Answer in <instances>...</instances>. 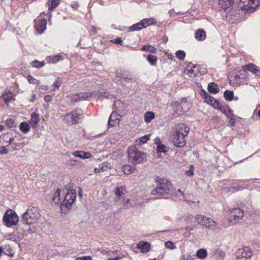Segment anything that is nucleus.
<instances>
[{"mask_svg": "<svg viewBox=\"0 0 260 260\" xmlns=\"http://www.w3.org/2000/svg\"><path fill=\"white\" fill-rule=\"evenodd\" d=\"M60 189L59 188L57 189L56 192L54 193L53 195V197L52 198V201L55 204H57L60 201Z\"/></svg>", "mask_w": 260, "mask_h": 260, "instance_id": "c85d7f7f", "label": "nucleus"}, {"mask_svg": "<svg viewBox=\"0 0 260 260\" xmlns=\"http://www.w3.org/2000/svg\"><path fill=\"white\" fill-rule=\"evenodd\" d=\"M193 169L194 167L193 166H190L189 168V170L186 172V174L187 175L189 176H191L193 175Z\"/></svg>", "mask_w": 260, "mask_h": 260, "instance_id": "09e8293b", "label": "nucleus"}, {"mask_svg": "<svg viewBox=\"0 0 260 260\" xmlns=\"http://www.w3.org/2000/svg\"><path fill=\"white\" fill-rule=\"evenodd\" d=\"M234 93L230 90H226L224 92V97L227 101H232L233 99Z\"/></svg>", "mask_w": 260, "mask_h": 260, "instance_id": "f704fd0d", "label": "nucleus"}, {"mask_svg": "<svg viewBox=\"0 0 260 260\" xmlns=\"http://www.w3.org/2000/svg\"><path fill=\"white\" fill-rule=\"evenodd\" d=\"M3 220L8 227H10L17 223L19 218L14 211L8 209L6 211L4 215Z\"/></svg>", "mask_w": 260, "mask_h": 260, "instance_id": "39448f33", "label": "nucleus"}, {"mask_svg": "<svg viewBox=\"0 0 260 260\" xmlns=\"http://www.w3.org/2000/svg\"><path fill=\"white\" fill-rule=\"evenodd\" d=\"M100 169V171L102 172L106 171L108 170V168H109L106 163L103 164L102 165L99 166Z\"/></svg>", "mask_w": 260, "mask_h": 260, "instance_id": "a18cd8bd", "label": "nucleus"}, {"mask_svg": "<svg viewBox=\"0 0 260 260\" xmlns=\"http://www.w3.org/2000/svg\"><path fill=\"white\" fill-rule=\"evenodd\" d=\"M70 161H71V164L73 165H79L81 164V162H79V161H78L77 160H75V159H74V160H70Z\"/></svg>", "mask_w": 260, "mask_h": 260, "instance_id": "bf43d9fd", "label": "nucleus"}, {"mask_svg": "<svg viewBox=\"0 0 260 260\" xmlns=\"http://www.w3.org/2000/svg\"><path fill=\"white\" fill-rule=\"evenodd\" d=\"M45 63L43 61L40 62L38 60H35L32 62V66L36 68H39L44 66Z\"/></svg>", "mask_w": 260, "mask_h": 260, "instance_id": "79ce46f5", "label": "nucleus"}, {"mask_svg": "<svg viewBox=\"0 0 260 260\" xmlns=\"http://www.w3.org/2000/svg\"><path fill=\"white\" fill-rule=\"evenodd\" d=\"M215 254L218 256L220 257L221 258H223L224 257L225 255V253L224 252L222 251L219 249H217L215 251Z\"/></svg>", "mask_w": 260, "mask_h": 260, "instance_id": "ea45409f", "label": "nucleus"}, {"mask_svg": "<svg viewBox=\"0 0 260 260\" xmlns=\"http://www.w3.org/2000/svg\"><path fill=\"white\" fill-rule=\"evenodd\" d=\"M240 5L243 4L240 7L244 10H248L249 8L255 9L260 5V0H240Z\"/></svg>", "mask_w": 260, "mask_h": 260, "instance_id": "6e6552de", "label": "nucleus"}, {"mask_svg": "<svg viewBox=\"0 0 260 260\" xmlns=\"http://www.w3.org/2000/svg\"><path fill=\"white\" fill-rule=\"evenodd\" d=\"M73 155L81 158H88L91 156V154L89 152H86L83 151H75L73 153Z\"/></svg>", "mask_w": 260, "mask_h": 260, "instance_id": "aec40b11", "label": "nucleus"}, {"mask_svg": "<svg viewBox=\"0 0 260 260\" xmlns=\"http://www.w3.org/2000/svg\"><path fill=\"white\" fill-rule=\"evenodd\" d=\"M76 198V191L75 189H71L70 192L66 193L64 200L60 205L62 212L66 213L70 209Z\"/></svg>", "mask_w": 260, "mask_h": 260, "instance_id": "20e7f679", "label": "nucleus"}, {"mask_svg": "<svg viewBox=\"0 0 260 260\" xmlns=\"http://www.w3.org/2000/svg\"><path fill=\"white\" fill-rule=\"evenodd\" d=\"M78 194L80 198L82 197V188L80 187H78Z\"/></svg>", "mask_w": 260, "mask_h": 260, "instance_id": "338daca9", "label": "nucleus"}, {"mask_svg": "<svg viewBox=\"0 0 260 260\" xmlns=\"http://www.w3.org/2000/svg\"><path fill=\"white\" fill-rule=\"evenodd\" d=\"M39 121L40 118L39 117L38 114L36 112L32 113L31 115V119L29 121V124L32 127L35 128L36 127Z\"/></svg>", "mask_w": 260, "mask_h": 260, "instance_id": "2eb2a0df", "label": "nucleus"}, {"mask_svg": "<svg viewBox=\"0 0 260 260\" xmlns=\"http://www.w3.org/2000/svg\"><path fill=\"white\" fill-rule=\"evenodd\" d=\"M10 136H11V135L9 133L4 134L0 137V143L2 144V145H5L6 146L8 143V140Z\"/></svg>", "mask_w": 260, "mask_h": 260, "instance_id": "b1692460", "label": "nucleus"}, {"mask_svg": "<svg viewBox=\"0 0 260 260\" xmlns=\"http://www.w3.org/2000/svg\"><path fill=\"white\" fill-rule=\"evenodd\" d=\"M201 95L205 100L206 97L209 96V94L204 89L201 90Z\"/></svg>", "mask_w": 260, "mask_h": 260, "instance_id": "8fccbe9b", "label": "nucleus"}, {"mask_svg": "<svg viewBox=\"0 0 260 260\" xmlns=\"http://www.w3.org/2000/svg\"><path fill=\"white\" fill-rule=\"evenodd\" d=\"M122 258V257L117 256L115 258H109L108 260H120Z\"/></svg>", "mask_w": 260, "mask_h": 260, "instance_id": "774afa93", "label": "nucleus"}, {"mask_svg": "<svg viewBox=\"0 0 260 260\" xmlns=\"http://www.w3.org/2000/svg\"><path fill=\"white\" fill-rule=\"evenodd\" d=\"M59 3V0H53L51 2V5L49 4V3H47L46 5L49 6V11L51 12L54 8L58 5Z\"/></svg>", "mask_w": 260, "mask_h": 260, "instance_id": "72a5a7b5", "label": "nucleus"}, {"mask_svg": "<svg viewBox=\"0 0 260 260\" xmlns=\"http://www.w3.org/2000/svg\"><path fill=\"white\" fill-rule=\"evenodd\" d=\"M228 108L229 109V113H230L231 115V119H230L229 123L232 126H233L235 124L234 115L232 113V110L229 107H228Z\"/></svg>", "mask_w": 260, "mask_h": 260, "instance_id": "58836bf2", "label": "nucleus"}, {"mask_svg": "<svg viewBox=\"0 0 260 260\" xmlns=\"http://www.w3.org/2000/svg\"><path fill=\"white\" fill-rule=\"evenodd\" d=\"M115 44H121V42H122V40L120 38H117L114 42Z\"/></svg>", "mask_w": 260, "mask_h": 260, "instance_id": "0e129e2a", "label": "nucleus"}, {"mask_svg": "<svg viewBox=\"0 0 260 260\" xmlns=\"http://www.w3.org/2000/svg\"><path fill=\"white\" fill-rule=\"evenodd\" d=\"M27 81L29 83L31 84H39V81L36 80V79L34 78L32 76L30 75H29L27 76Z\"/></svg>", "mask_w": 260, "mask_h": 260, "instance_id": "a19ab883", "label": "nucleus"}, {"mask_svg": "<svg viewBox=\"0 0 260 260\" xmlns=\"http://www.w3.org/2000/svg\"><path fill=\"white\" fill-rule=\"evenodd\" d=\"M51 100H52V97H51V96H50L49 95H47L44 97V100L46 102H50L51 101Z\"/></svg>", "mask_w": 260, "mask_h": 260, "instance_id": "680f3d73", "label": "nucleus"}, {"mask_svg": "<svg viewBox=\"0 0 260 260\" xmlns=\"http://www.w3.org/2000/svg\"><path fill=\"white\" fill-rule=\"evenodd\" d=\"M12 98V93L11 92L3 94L1 96V99L5 102L6 103L9 102Z\"/></svg>", "mask_w": 260, "mask_h": 260, "instance_id": "e433bc0d", "label": "nucleus"}, {"mask_svg": "<svg viewBox=\"0 0 260 260\" xmlns=\"http://www.w3.org/2000/svg\"><path fill=\"white\" fill-rule=\"evenodd\" d=\"M6 124L9 128L16 127L17 123L13 118H9L6 121Z\"/></svg>", "mask_w": 260, "mask_h": 260, "instance_id": "c756f323", "label": "nucleus"}, {"mask_svg": "<svg viewBox=\"0 0 260 260\" xmlns=\"http://www.w3.org/2000/svg\"><path fill=\"white\" fill-rule=\"evenodd\" d=\"M214 108L219 109L221 112H222L224 114L226 113V108L225 107H223L220 104L219 102V105H218L217 106H215Z\"/></svg>", "mask_w": 260, "mask_h": 260, "instance_id": "37998d69", "label": "nucleus"}, {"mask_svg": "<svg viewBox=\"0 0 260 260\" xmlns=\"http://www.w3.org/2000/svg\"><path fill=\"white\" fill-rule=\"evenodd\" d=\"M155 141H156V144H157V150L158 152H166L167 151V147L166 146L162 144L160 142L158 143V144H157V139H155Z\"/></svg>", "mask_w": 260, "mask_h": 260, "instance_id": "473e14b6", "label": "nucleus"}, {"mask_svg": "<svg viewBox=\"0 0 260 260\" xmlns=\"http://www.w3.org/2000/svg\"><path fill=\"white\" fill-rule=\"evenodd\" d=\"M92 94L91 92H82L79 94L74 95L72 99V101L74 102H77L80 100H86L92 96Z\"/></svg>", "mask_w": 260, "mask_h": 260, "instance_id": "f8f14e48", "label": "nucleus"}, {"mask_svg": "<svg viewBox=\"0 0 260 260\" xmlns=\"http://www.w3.org/2000/svg\"><path fill=\"white\" fill-rule=\"evenodd\" d=\"M208 89L209 92L211 93H217L219 91V89L218 88V85L213 82L209 83Z\"/></svg>", "mask_w": 260, "mask_h": 260, "instance_id": "412c9836", "label": "nucleus"}, {"mask_svg": "<svg viewBox=\"0 0 260 260\" xmlns=\"http://www.w3.org/2000/svg\"><path fill=\"white\" fill-rule=\"evenodd\" d=\"M7 146H3L2 147V150H0V153H2V154H6L8 152V150L6 149V147Z\"/></svg>", "mask_w": 260, "mask_h": 260, "instance_id": "13d9d810", "label": "nucleus"}, {"mask_svg": "<svg viewBox=\"0 0 260 260\" xmlns=\"http://www.w3.org/2000/svg\"><path fill=\"white\" fill-rule=\"evenodd\" d=\"M149 25L154 24L155 22V20L153 18L148 19Z\"/></svg>", "mask_w": 260, "mask_h": 260, "instance_id": "e2e57ef3", "label": "nucleus"}, {"mask_svg": "<svg viewBox=\"0 0 260 260\" xmlns=\"http://www.w3.org/2000/svg\"><path fill=\"white\" fill-rule=\"evenodd\" d=\"M133 80V78L123 77L122 80L121 81V83L123 84H125L126 83H131Z\"/></svg>", "mask_w": 260, "mask_h": 260, "instance_id": "c03bdc74", "label": "nucleus"}, {"mask_svg": "<svg viewBox=\"0 0 260 260\" xmlns=\"http://www.w3.org/2000/svg\"><path fill=\"white\" fill-rule=\"evenodd\" d=\"M61 84V81L59 79V78H57L54 83V85L56 87H59Z\"/></svg>", "mask_w": 260, "mask_h": 260, "instance_id": "864d4df0", "label": "nucleus"}, {"mask_svg": "<svg viewBox=\"0 0 260 260\" xmlns=\"http://www.w3.org/2000/svg\"><path fill=\"white\" fill-rule=\"evenodd\" d=\"M137 247L141 249L142 252L146 253L150 250V244L148 242H140Z\"/></svg>", "mask_w": 260, "mask_h": 260, "instance_id": "a211bd4d", "label": "nucleus"}, {"mask_svg": "<svg viewBox=\"0 0 260 260\" xmlns=\"http://www.w3.org/2000/svg\"><path fill=\"white\" fill-rule=\"evenodd\" d=\"M14 140V138L12 137V136H10L8 140V143L7 145H6V146H9L11 144H12Z\"/></svg>", "mask_w": 260, "mask_h": 260, "instance_id": "4d7b16f0", "label": "nucleus"}, {"mask_svg": "<svg viewBox=\"0 0 260 260\" xmlns=\"http://www.w3.org/2000/svg\"><path fill=\"white\" fill-rule=\"evenodd\" d=\"M76 260H92V258L90 256L78 257Z\"/></svg>", "mask_w": 260, "mask_h": 260, "instance_id": "603ef678", "label": "nucleus"}, {"mask_svg": "<svg viewBox=\"0 0 260 260\" xmlns=\"http://www.w3.org/2000/svg\"><path fill=\"white\" fill-rule=\"evenodd\" d=\"M35 27L39 34H42L46 28L47 21L44 19L42 15H40L35 20Z\"/></svg>", "mask_w": 260, "mask_h": 260, "instance_id": "1a4fd4ad", "label": "nucleus"}, {"mask_svg": "<svg viewBox=\"0 0 260 260\" xmlns=\"http://www.w3.org/2000/svg\"><path fill=\"white\" fill-rule=\"evenodd\" d=\"M82 113H79L77 110L74 111L72 113L68 114L67 116L70 117L72 124H75L78 123V120L81 118Z\"/></svg>", "mask_w": 260, "mask_h": 260, "instance_id": "ddd939ff", "label": "nucleus"}, {"mask_svg": "<svg viewBox=\"0 0 260 260\" xmlns=\"http://www.w3.org/2000/svg\"><path fill=\"white\" fill-rule=\"evenodd\" d=\"M196 219L199 224L205 226L208 229L215 230V227L217 225L216 221L210 218H208L202 215H197L195 217Z\"/></svg>", "mask_w": 260, "mask_h": 260, "instance_id": "423d86ee", "label": "nucleus"}, {"mask_svg": "<svg viewBox=\"0 0 260 260\" xmlns=\"http://www.w3.org/2000/svg\"><path fill=\"white\" fill-rule=\"evenodd\" d=\"M148 140H149V136L145 135L143 137H141L140 142L143 144H144V143H146Z\"/></svg>", "mask_w": 260, "mask_h": 260, "instance_id": "de8ad7c7", "label": "nucleus"}, {"mask_svg": "<svg viewBox=\"0 0 260 260\" xmlns=\"http://www.w3.org/2000/svg\"><path fill=\"white\" fill-rule=\"evenodd\" d=\"M116 116V113L113 112L110 116L109 117L108 120V125L110 126H114L116 124H117L118 121L117 119L115 118V116Z\"/></svg>", "mask_w": 260, "mask_h": 260, "instance_id": "5701e85b", "label": "nucleus"}, {"mask_svg": "<svg viewBox=\"0 0 260 260\" xmlns=\"http://www.w3.org/2000/svg\"><path fill=\"white\" fill-rule=\"evenodd\" d=\"M147 60L149 62V63L152 65L155 66L156 64L157 61V57L156 56L154 55H152L151 54H149L147 56Z\"/></svg>", "mask_w": 260, "mask_h": 260, "instance_id": "c9c22d12", "label": "nucleus"}, {"mask_svg": "<svg viewBox=\"0 0 260 260\" xmlns=\"http://www.w3.org/2000/svg\"><path fill=\"white\" fill-rule=\"evenodd\" d=\"M195 38L198 41H203L206 38V32L203 29H199L195 33Z\"/></svg>", "mask_w": 260, "mask_h": 260, "instance_id": "6ab92c4d", "label": "nucleus"}, {"mask_svg": "<svg viewBox=\"0 0 260 260\" xmlns=\"http://www.w3.org/2000/svg\"><path fill=\"white\" fill-rule=\"evenodd\" d=\"M144 28L143 24H142V23H137L133 25L129 28V31H136V30H140Z\"/></svg>", "mask_w": 260, "mask_h": 260, "instance_id": "bb28decb", "label": "nucleus"}, {"mask_svg": "<svg viewBox=\"0 0 260 260\" xmlns=\"http://www.w3.org/2000/svg\"><path fill=\"white\" fill-rule=\"evenodd\" d=\"M62 59V56L60 55H55L52 59V61L53 62H56L57 61H59V60Z\"/></svg>", "mask_w": 260, "mask_h": 260, "instance_id": "5fc2aeb1", "label": "nucleus"}, {"mask_svg": "<svg viewBox=\"0 0 260 260\" xmlns=\"http://www.w3.org/2000/svg\"><path fill=\"white\" fill-rule=\"evenodd\" d=\"M166 245L168 247L172 248L174 246V243L172 242L169 241L166 242Z\"/></svg>", "mask_w": 260, "mask_h": 260, "instance_id": "052dcab7", "label": "nucleus"}, {"mask_svg": "<svg viewBox=\"0 0 260 260\" xmlns=\"http://www.w3.org/2000/svg\"><path fill=\"white\" fill-rule=\"evenodd\" d=\"M176 55L180 60H183L185 56V53L183 51L179 50L176 52Z\"/></svg>", "mask_w": 260, "mask_h": 260, "instance_id": "4c0bfd02", "label": "nucleus"}, {"mask_svg": "<svg viewBox=\"0 0 260 260\" xmlns=\"http://www.w3.org/2000/svg\"><path fill=\"white\" fill-rule=\"evenodd\" d=\"M127 153L129 162L135 165L146 160L147 154L138 150L135 146L129 147Z\"/></svg>", "mask_w": 260, "mask_h": 260, "instance_id": "f03ea898", "label": "nucleus"}, {"mask_svg": "<svg viewBox=\"0 0 260 260\" xmlns=\"http://www.w3.org/2000/svg\"><path fill=\"white\" fill-rule=\"evenodd\" d=\"M206 102L209 105H212L213 107L217 106L219 105V102L217 101L213 97L211 96L210 94L208 97L206 98L205 100Z\"/></svg>", "mask_w": 260, "mask_h": 260, "instance_id": "4be33fe9", "label": "nucleus"}, {"mask_svg": "<svg viewBox=\"0 0 260 260\" xmlns=\"http://www.w3.org/2000/svg\"><path fill=\"white\" fill-rule=\"evenodd\" d=\"M148 21V19H144L141 22H140V23H142V24H143L144 25V28H145L149 26Z\"/></svg>", "mask_w": 260, "mask_h": 260, "instance_id": "3c124183", "label": "nucleus"}, {"mask_svg": "<svg viewBox=\"0 0 260 260\" xmlns=\"http://www.w3.org/2000/svg\"><path fill=\"white\" fill-rule=\"evenodd\" d=\"M143 51H147L151 53H156V49L152 46L144 45L142 48Z\"/></svg>", "mask_w": 260, "mask_h": 260, "instance_id": "2f4dec72", "label": "nucleus"}, {"mask_svg": "<svg viewBox=\"0 0 260 260\" xmlns=\"http://www.w3.org/2000/svg\"><path fill=\"white\" fill-rule=\"evenodd\" d=\"M157 186L153 189L151 194L156 196L158 198L168 194L171 190V183L167 179L157 178L155 180Z\"/></svg>", "mask_w": 260, "mask_h": 260, "instance_id": "f257e3e1", "label": "nucleus"}, {"mask_svg": "<svg viewBox=\"0 0 260 260\" xmlns=\"http://www.w3.org/2000/svg\"><path fill=\"white\" fill-rule=\"evenodd\" d=\"M251 255V252L250 251V248L248 247L239 249L236 252L237 259L243 257L248 258L250 257Z\"/></svg>", "mask_w": 260, "mask_h": 260, "instance_id": "9d476101", "label": "nucleus"}, {"mask_svg": "<svg viewBox=\"0 0 260 260\" xmlns=\"http://www.w3.org/2000/svg\"><path fill=\"white\" fill-rule=\"evenodd\" d=\"M186 136V135H184L181 133L172 132V138L173 143L176 147H183L186 144L185 137Z\"/></svg>", "mask_w": 260, "mask_h": 260, "instance_id": "0eeeda50", "label": "nucleus"}, {"mask_svg": "<svg viewBox=\"0 0 260 260\" xmlns=\"http://www.w3.org/2000/svg\"><path fill=\"white\" fill-rule=\"evenodd\" d=\"M243 70H248L253 73L258 75L260 73L259 69L255 65L250 63L243 67Z\"/></svg>", "mask_w": 260, "mask_h": 260, "instance_id": "dca6fc26", "label": "nucleus"}, {"mask_svg": "<svg viewBox=\"0 0 260 260\" xmlns=\"http://www.w3.org/2000/svg\"><path fill=\"white\" fill-rule=\"evenodd\" d=\"M122 191H123L122 187L117 188L116 190V194L117 196H118L119 197L121 196L122 194H124Z\"/></svg>", "mask_w": 260, "mask_h": 260, "instance_id": "49530a36", "label": "nucleus"}, {"mask_svg": "<svg viewBox=\"0 0 260 260\" xmlns=\"http://www.w3.org/2000/svg\"><path fill=\"white\" fill-rule=\"evenodd\" d=\"M155 117V114L152 112H147L144 115L145 121L150 122Z\"/></svg>", "mask_w": 260, "mask_h": 260, "instance_id": "a878e982", "label": "nucleus"}, {"mask_svg": "<svg viewBox=\"0 0 260 260\" xmlns=\"http://www.w3.org/2000/svg\"><path fill=\"white\" fill-rule=\"evenodd\" d=\"M207 255V250L205 249H200L197 252V256L200 259L205 258Z\"/></svg>", "mask_w": 260, "mask_h": 260, "instance_id": "cd10ccee", "label": "nucleus"}, {"mask_svg": "<svg viewBox=\"0 0 260 260\" xmlns=\"http://www.w3.org/2000/svg\"><path fill=\"white\" fill-rule=\"evenodd\" d=\"M20 129L24 133H27L30 127L26 122H22L20 124Z\"/></svg>", "mask_w": 260, "mask_h": 260, "instance_id": "7c9ffc66", "label": "nucleus"}, {"mask_svg": "<svg viewBox=\"0 0 260 260\" xmlns=\"http://www.w3.org/2000/svg\"><path fill=\"white\" fill-rule=\"evenodd\" d=\"M116 76L117 78H119V81L121 82V81L122 80V78H123V76H122V75L120 73H116Z\"/></svg>", "mask_w": 260, "mask_h": 260, "instance_id": "69168bd1", "label": "nucleus"}, {"mask_svg": "<svg viewBox=\"0 0 260 260\" xmlns=\"http://www.w3.org/2000/svg\"><path fill=\"white\" fill-rule=\"evenodd\" d=\"M189 131V128L184 123H180L176 126V128L173 132H179L187 135Z\"/></svg>", "mask_w": 260, "mask_h": 260, "instance_id": "4468645a", "label": "nucleus"}, {"mask_svg": "<svg viewBox=\"0 0 260 260\" xmlns=\"http://www.w3.org/2000/svg\"><path fill=\"white\" fill-rule=\"evenodd\" d=\"M40 218V214L37 208L30 206L22 215L21 222L23 224H30L36 222Z\"/></svg>", "mask_w": 260, "mask_h": 260, "instance_id": "7ed1b4c3", "label": "nucleus"}, {"mask_svg": "<svg viewBox=\"0 0 260 260\" xmlns=\"http://www.w3.org/2000/svg\"><path fill=\"white\" fill-rule=\"evenodd\" d=\"M121 170L124 174L126 175H129L133 173L134 170H135V169H133V167L131 166L124 165L122 167Z\"/></svg>", "mask_w": 260, "mask_h": 260, "instance_id": "393cba45", "label": "nucleus"}, {"mask_svg": "<svg viewBox=\"0 0 260 260\" xmlns=\"http://www.w3.org/2000/svg\"><path fill=\"white\" fill-rule=\"evenodd\" d=\"M234 0H219V5L221 8L226 11L230 8L233 5Z\"/></svg>", "mask_w": 260, "mask_h": 260, "instance_id": "f3484780", "label": "nucleus"}, {"mask_svg": "<svg viewBox=\"0 0 260 260\" xmlns=\"http://www.w3.org/2000/svg\"><path fill=\"white\" fill-rule=\"evenodd\" d=\"M230 214V221H231L232 217L234 219L242 218L244 216V212L239 208H234L231 210Z\"/></svg>", "mask_w": 260, "mask_h": 260, "instance_id": "9b49d317", "label": "nucleus"}, {"mask_svg": "<svg viewBox=\"0 0 260 260\" xmlns=\"http://www.w3.org/2000/svg\"><path fill=\"white\" fill-rule=\"evenodd\" d=\"M26 144L27 143H26L24 142H20L18 143H14L15 145L17 146L18 147H24Z\"/></svg>", "mask_w": 260, "mask_h": 260, "instance_id": "6e6d98bb", "label": "nucleus"}]
</instances>
